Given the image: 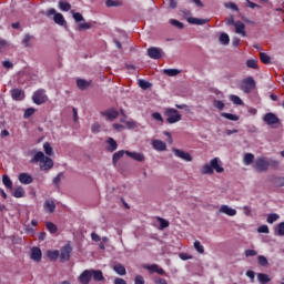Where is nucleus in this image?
<instances>
[{
    "label": "nucleus",
    "instance_id": "nucleus-45",
    "mask_svg": "<svg viewBox=\"0 0 284 284\" xmlns=\"http://www.w3.org/2000/svg\"><path fill=\"white\" fill-rule=\"evenodd\" d=\"M3 185L8 187V190H12V180L8 175H3L2 178Z\"/></svg>",
    "mask_w": 284,
    "mask_h": 284
},
{
    "label": "nucleus",
    "instance_id": "nucleus-62",
    "mask_svg": "<svg viewBox=\"0 0 284 284\" xmlns=\"http://www.w3.org/2000/svg\"><path fill=\"white\" fill-rule=\"evenodd\" d=\"M258 253L255 250H246L245 256H256Z\"/></svg>",
    "mask_w": 284,
    "mask_h": 284
},
{
    "label": "nucleus",
    "instance_id": "nucleus-38",
    "mask_svg": "<svg viewBox=\"0 0 284 284\" xmlns=\"http://www.w3.org/2000/svg\"><path fill=\"white\" fill-rule=\"evenodd\" d=\"M247 68H251L252 70H256L258 68V60L257 59H251L246 61Z\"/></svg>",
    "mask_w": 284,
    "mask_h": 284
},
{
    "label": "nucleus",
    "instance_id": "nucleus-23",
    "mask_svg": "<svg viewBox=\"0 0 284 284\" xmlns=\"http://www.w3.org/2000/svg\"><path fill=\"white\" fill-rule=\"evenodd\" d=\"M207 21H210V20L194 18V17L187 18V23H191V26H205V23H207Z\"/></svg>",
    "mask_w": 284,
    "mask_h": 284
},
{
    "label": "nucleus",
    "instance_id": "nucleus-26",
    "mask_svg": "<svg viewBox=\"0 0 284 284\" xmlns=\"http://www.w3.org/2000/svg\"><path fill=\"white\" fill-rule=\"evenodd\" d=\"M58 8L62 11V12H70V10H72V4H70L69 2H65L63 0H60L58 2Z\"/></svg>",
    "mask_w": 284,
    "mask_h": 284
},
{
    "label": "nucleus",
    "instance_id": "nucleus-53",
    "mask_svg": "<svg viewBox=\"0 0 284 284\" xmlns=\"http://www.w3.org/2000/svg\"><path fill=\"white\" fill-rule=\"evenodd\" d=\"M276 232L277 236H284V222L277 224Z\"/></svg>",
    "mask_w": 284,
    "mask_h": 284
},
{
    "label": "nucleus",
    "instance_id": "nucleus-12",
    "mask_svg": "<svg viewBox=\"0 0 284 284\" xmlns=\"http://www.w3.org/2000/svg\"><path fill=\"white\" fill-rule=\"evenodd\" d=\"M70 254H72V246L65 245L61 248L60 258L63 262L70 261Z\"/></svg>",
    "mask_w": 284,
    "mask_h": 284
},
{
    "label": "nucleus",
    "instance_id": "nucleus-25",
    "mask_svg": "<svg viewBox=\"0 0 284 284\" xmlns=\"http://www.w3.org/2000/svg\"><path fill=\"white\" fill-rule=\"evenodd\" d=\"M91 278H93V281L100 282L104 281L105 277H103V272L99 270H91Z\"/></svg>",
    "mask_w": 284,
    "mask_h": 284
},
{
    "label": "nucleus",
    "instance_id": "nucleus-48",
    "mask_svg": "<svg viewBox=\"0 0 284 284\" xmlns=\"http://www.w3.org/2000/svg\"><path fill=\"white\" fill-rule=\"evenodd\" d=\"M224 7L229 10H234V12H239V7L234 2H225Z\"/></svg>",
    "mask_w": 284,
    "mask_h": 284
},
{
    "label": "nucleus",
    "instance_id": "nucleus-14",
    "mask_svg": "<svg viewBox=\"0 0 284 284\" xmlns=\"http://www.w3.org/2000/svg\"><path fill=\"white\" fill-rule=\"evenodd\" d=\"M152 148L156 150V152H165L168 150V144L161 140H152Z\"/></svg>",
    "mask_w": 284,
    "mask_h": 284
},
{
    "label": "nucleus",
    "instance_id": "nucleus-59",
    "mask_svg": "<svg viewBox=\"0 0 284 284\" xmlns=\"http://www.w3.org/2000/svg\"><path fill=\"white\" fill-rule=\"evenodd\" d=\"M134 284H145V280L142 275H136L134 280Z\"/></svg>",
    "mask_w": 284,
    "mask_h": 284
},
{
    "label": "nucleus",
    "instance_id": "nucleus-49",
    "mask_svg": "<svg viewBox=\"0 0 284 284\" xmlns=\"http://www.w3.org/2000/svg\"><path fill=\"white\" fill-rule=\"evenodd\" d=\"M91 132L93 134H99V132H101V124H99V122L93 123L91 126Z\"/></svg>",
    "mask_w": 284,
    "mask_h": 284
},
{
    "label": "nucleus",
    "instance_id": "nucleus-46",
    "mask_svg": "<svg viewBox=\"0 0 284 284\" xmlns=\"http://www.w3.org/2000/svg\"><path fill=\"white\" fill-rule=\"evenodd\" d=\"M221 116L227 119L229 121H239V116L232 113H221Z\"/></svg>",
    "mask_w": 284,
    "mask_h": 284
},
{
    "label": "nucleus",
    "instance_id": "nucleus-56",
    "mask_svg": "<svg viewBox=\"0 0 284 284\" xmlns=\"http://www.w3.org/2000/svg\"><path fill=\"white\" fill-rule=\"evenodd\" d=\"M260 234H270V227L267 225H262L257 229Z\"/></svg>",
    "mask_w": 284,
    "mask_h": 284
},
{
    "label": "nucleus",
    "instance_id": "nucleus-51",
    "mask_svg": "<svg viewBox=\"0 0 284 284\" xmlns=\"http://www.w3.org/2000/svg\"><path fill=\"white\" fill-rule=\"evenodd\" d=\"M260 59L262 61V63H270V61H272V59L270 58V55H267V53H260Z\"/></svg>",
    "mask_w": 284,
    "mask_h": 284
},
{
    "label": "nucleus",
    "instance_id": "nucleus-44",
    "mask_svg": "<svg viewBox=\"0 0 284 284\" xmlns=\"http://www.w3.org/2000/svg\"><path fill=\"white\" fill-rule=\"evenodd\" d=\"M158 221L160 223V230H165V227H170V222L168 220L158 217Z\"/></svg>",
    "mask_w": 284,
    "mask_h": 284
},
{
    "label": "nucleus",
    "instance_id": "nucleus-29",
    "mask_svg": "<svg viewBox=\"0 0 284 284\" xmlns=\"http://www.w3.org/2000/svg\"><path fill=\"white\" fill-rule=\"evenodd\" d=\"M106 143H108V148L106 150H109V152H114L116 150V148H119V144H116V141H114V139L112 138H109L106 140Z\"/></svg>",
    "mask_w": 284,
    "mask_h": 284
},
{
    "label": "nucleus",
    "instance_id": "nucleus-7",
    "mask_svg": "<svg viewBox=\"0 0 284 284\" xmlns=\"http://www.w3.org/2000/svg\"><path fill=\"white\" fill-rule=\"evenodd\" d=\"M172 152L176 159H181L182 161H185L186 163H192L194 161V158H192V154L190 152L181 150V149H172Z\"/></svg>",
    "mask_w": 284,
    "mask_h": 284
},
{
    "label": "nucleus",
    "instance_id": "nucleus-4",
    "mask_svg": "<svg viewBox=\"0 0 284 284\" xmlns=\"http://www.w3.org/2000/svg\"><path fill=\"white\" fill-rule=\"evenodd\" d=\"M164 116H166V122L171 125L174 123H179V121H181V119L183 118L181 113H179V110L172 108L165 109Z\"/></svg>",
    "mask_w": 284,
    "mask_h": 284
},
{
    "label": "nucleus",
    "instance_id": "nucleus-40",
    "mask_svg": "<svg viewBox=\"0 0 284 284\" xmlns=\"http://www.w3.org/2000/svg\"><path fill=\"white\" fill-rule=\"evenodd\" d=\"M257 262H258L260 265H262V267H267V265H270V262L267 261V257H265L263 255L257 256Z\"/></svg>",
    "mask_w": 284,
    "mask_h": 284
},
{
    "label": "nucleus",
    "instance_id": "nucleus-47",
    "mask_svg": "<svg viewBox=\"0 0 284 284\" xmlns=\"http://www.w3.org/2000/svg\"><path fill=\"white\" fill-rule=\"evenodd\" d=\"M230 101L235 105H243V100L239 95H230Z\"/></svg>",
    "mask_w": 284,
    "mask_h": 284
},
{
    "label": "nucleus",
    "instance_id": "nucleus-55",
    "mask_svg": "<svg viewBox=\"0 0 284 284\" xmlns=\"http://www.w3.org/2000/svg\"><path fill=\"white\" fill-rule=\"evenodd\" d=\"M92 28V24L90 22L80 23L78 26V30H90Z\"/></svg>",
    "mask_w": 284,
    "mask_h": 284
},
{
    "label": "nucleus",
    "instance_id": "nucleus-19",
    "mask_svg": "<svg viewBox=\"0 0 284 284\" xmlns=\"http://www.w3.org/2000/svg\"><path fill=\"white\" fill-rule=\"evenodd\" d=\"M11 97L13 101H23L26 94L20 89H13L11 90Z\"/></svg>",
    "mask_w": 284,
    "mask_h": 284
},
{
    "label": "nucleus",
    "instance_id": "nucleus-9",
    "mask_svg": "<svg viewBox=\"0 0 284 284\" xmlns=\"http://www.w3.org/2000/svg\"><path fill=\"white\" fill-rule=\"evenodd\" d=\"M148 57H150V59L159 60L163 57V49L151 47L148 49Z\"/></svg>",
    "mask_w": 284,
    "mask_h": 284
},
{
    "label": "nucleus",
    "instance_id": "nucleus-31",
    "mask_svg": "<svg viewBox=\"0 0 284 284\" xmlns=\"http://www.w3.org/2000/svg\"><path fill=\"white\" fill-rule=\"evenodd\" d=\"M257 281L261 284H265V283H270V281H272V278L270 277V275H267L265 273H260V274H257Z\"/></svg>",
    "mask_w": 284,
    "mask_h": 284
},
{
    "label": "nucleus",
    "instance_id": "nucleus-41",
    "mask_svg": "<svg viewBox=\"0 0 284 284\" xmlns=\"http://www.w3.org/2000/svg\"><path fill=\"white\" fill-rule=\"evenodd\" d=\"M45 226H47V230L50 232V234H57L58 229L54 223L47 222Z\"/></svg>",
    "mask_w": 284,
    "mask_h": 284
},
{
    "label": "nucleus",
    "instance_id": "nucleus-3",
    "mask_svg": "<svg viewBox=\"0 0 284 284\" xmlns=\"http://www.w3.org/2000/svg\"><path fill=\"white\" fill-rule=\"evenodd\" d=\"M253 169L255 172H267L270 170V160L265 156H260L253 162Z\"/></svg>",
    "mask_w": 284,
    "mask_h": 284
},
{
    "label": "nucleus",
    "instance_id": "nucleus-64",
    "mask_svg": "<svg viewBox=\"0 0 284 284\" xmlns=\"http://www.w3.org/2000/svg\"><path fill=\"white\" fill-rule=\"evenodd\" d=\"M155 284H168V281L165 278L158 277L155 278Z\"/></svg>",
    "mask_w": 284,
    "mask_h": 284
},
{
    "label": "nucleus",
    "instance_id": "nucleus-36",
    "mask_svg": "<svg viewBox=\"0 0 284 284\" xmlns=\"http://www.w3.org/2000/svg\"><path fill=\"white\" fill-rule=\"evenodd\" d=\"M43 150L48 156H52L54 154V150L52 149V145H50L49 142H45L43 144Z\"/></svg>",
    "mask_w": 284,
    "mask_h": 284
},
{
    "label": "nucleus",
    "instance_id": "nucleus-28",
    "mask_svg": "<svg viewBox=\"0 0 284 284\" xmlns=\"http://www.w3.org/2000/svg\"><path fill=\"white\" fill-rule=\"evenodd\" d=\"M12 196H14V199H23V196H26V191L23 190L22 186H18V187L12 192Z\"/></svg>",
    "mask_w": 284,
    "mask_h": 284
},
{
    "label": "nucleus",
    "instance_id": "nucleus-33",
    "mask_svg": "<svg viewBox=\"0 0 284 284\" xmlns=\"http://www.w3.org/2000/svg\"><path fill=\"white\" fill-rule=\"evenodd\" d=\"M114 272L118 273L120 276H125L126 271H125V266H123V264H116L113 267Z\"/></svg>",
    "mask_w": 284,
    "mask_h": 284
},
{
    "label": "nucleus",
    "instance_id": "nucleus-54",
    "mask_svg": "<svg viewBox=\"0 0 284 284\" xmlns=\"http://www.w3.org/2000/svg\"><path fill=\"white\" fill-rule=\"evenodd\" d=\"M213 105L217 110H223V108H225V103H223V101H221V100H214Z\"/></svg>",
    "mask_w": 284,
    "mask_h": 284
},
{
    "label": "nucleus",
    "instance_id": "nucleus-16",
    "mask_svg": "<svg viewBox=\"0 0 284 284\" xmlns=\"http://www.w3.org/2000/svg\"><path fill=\"white\" fill-rule=\"evenodd\" d=\"M125 154L139 163H143V161H145V155H143V153L126 151Z\"/></svg>",
    "mask_w": 284,
    "mask_h": 284
},
{
    "label": "nucleus",
    "instance_id": "nucleus-18",
    "mask_svg": "<svg viewBox=\"0 0 284 284\" xmlns=\"http://www.w3.org/2000/svg\"><path fill=\"white\" fill-rule=\"evenodd\" d=\"M43 210L47 214H52V212L57 210V204H54V201L52 200H47L43 204Z\"/></svg>",
    "mask_w": 284,
    "mask_h": 284
},
{
    "label": "nucleus",
    "instance_id": "nucleus-13",
    "mask_svg": "<svg viewBox=\"0 0 284 284\" xmlns=\"http://www.w3.org/2000/svg\"><path fill=\"white\" fill-rule=\"evenodd\" d=\"M220 214H226V216H236V210L230 207L227 204H223L219 209Z\"/></svg>",
    "mask_w": 284,
    "mask_h": 284
},
{
    "label": "nucleus",
    "instance_id": "nucleus-39",
    "mask_svg": "<svg viewBox=\"0 0 284 284\" xmlns=\"http://www.w3.org/2000/svg\"><path fill=\"white\" fill-rule=\"evenodd\" d=\"M138 85L142 89V90H148L150 88H152V83L145 81V80H139Z\"/></svg>",
    "mask_w": 284,
    "mask_h": 284
},
{
    "label": "nucleus",
    "instance_id": "nucleus-5",
    "mask_svg": "<svg viewBox=\"0 0 284 284\" xmlns=\"http://www.w3.org/2000/svg\"><path fill=\"white\" fill-rule=\"evenodd\" d=\"M43 14H45V17L53 16V21L58 26H67V23H68L65 21V18L61 13H57V9H49V10L44 11Z\"/></svg>",
    "mask_w": 284,
    "mask_h": 284
},
{
    "label": "nucleus",
    "instance_id": "nucleus-15",
    "mask_svg": "<svg viewBox=\"0 0 284 284\" xmlns=\"http://www.w3.org/2000/svg\"><path fill=\"white\" fill-rule=\"evenodd\" d=\"M92 280V273L91 270H85L82 272V274L79 276V281L81 284H90V281Z\"/></svg>",
    "mask_w": 284,
    "mask_h": 284
},
{
    "label": "nucleus",
    "instance_id": "nucleus-34",
    "mask_svg": "<svg viewBox=\"0 0 284 284\" xmlns=\"http://www.w3.org/2000/svg\"><path fill=\"white\" fill-rule=\"evenodd\" d=\"M163 74H166V77H176V74H181V71L179 69H164Z\"/></svg>",
    "mask_w": 284,
    "mask_h": 284
},
{
    "label": "nucleus",
    "instance_id": "nucleus-27",
    "mask_svg": "<svg viewBox=\"0 0 284 284\" xmlns=\"http://www.w3.org/2000/svg\"><path fill=\"white\" fill-rule=\"evenodd\" d=\"M125 152H128V151H125V150H120V151H118V152H115V153L113 154L112 163H113L114 168H116V163H119V160H120V159H123V155L125 154Z\"/></svg>",
    "mask_w": 284,
    "mask_h": 284
},
{
    "label": "nucleus",
    "instance_id": "nucleus-2",
    "mask_svg": "<svg viewBox=\"0 0 284 284\" xmlns=\"http://www.w3.org/2000/svg\"><path fill=\"white\" fill-rule=\"evenodd\" d=\"M31 163H39L40 170L48 171L54 168V162L41 151L37 152L31 159Z\"/></svg>",
    "mask_w": 284,
    "mask_h": 284
},
{
    "label": "nucleus",
    "instance_id": "nucleus-20",
    "mask_svg": "<svg viewBox=\"0 0 284 284\" xmlns=\"http://www.w3.org/2000/svg\"><path fill=\"white\" fill-rule=\"evenodd\" d=\"M144 268L148 270L151 274H165V271H163V268L159 267V265L156 264H152V265H144Z\"/></svg>",
    "mask_w": 284,
    "mask_h": 284
},
{
    "label": "nucleus",
    "instance_id": "nucleus-37",
    "mask_svg": "<svg viewBox=\"0 0 284 284\" xmlns=\"http://www.w3.org/2000/svg\"><path fill=\"white\" fill-rule=\"evenodd\" d=\"M47 256H48V258H50V261H57V258H59V256H60V253L57 250L55 251H48Z\"/></svg>",
    "mask_w": 284,
    "mask_h": 284
},
{
    "label": "nucleus",
    "instance_id": "nucleus-61",
    "mask_svg": "<svg viewBox=\"0 0 284 284\" xmlns=\"http://www.w3.org/2000/svg\"><path fill=\"white\" fill-rule=\"evenodd\" d=\"M106 6L108 8H115L116 6H119V2L114 0H106Z\"/></svg>",
    "mask_w": 284,
    "mask_h": 284
},
{
    "label": "nucleus",
    "instance_id": "nucleus-10",
    "mask_svg": "<svg viewBox=\"0 0 284 284\" xmlns=\"http://www.w3.org/2000/svg\"><path fill=\"white\" fill-rule=\"evenodd\" d=\"M30 256H31V261H34L36 263H41L43 253L41 252V248H39L38 246H34L31 248Z\"/></svg>",
    "mask_w": 284,
    "mask_h": 284
},
{
    "label": "nucleus",
    "instance_id": "nucleus-50",
    "mask_svg": "<svg viewBox=\"0 0 284 284\" xmlns=\"http://www.w3.org/2000/svg\"><path fill=\"white\" fill-rule=\"evenodd\" d=\"M170 23H171V26H174L179 30H183V28H184L183 23L180 22L179 20L171 19Z\"/></svg>",
    "mask_w": 284,
    "mask_h": 284
},
{
    "label": "nucleus",
    "instance_id": "nucleus-6",
    "mask_svg": "<svg viewBox=\"0 0 284 284\" xmlns=\"http://www.w3.org/2000/svg\"><path fill=\"white\" fill-rule=\"evenodd\" d=\"M32 101L36 105H43V103L48 102V95L45 94V90L39 89L32 95Z\"/></svg>",
    "mask_w": 284,
    "mask_h": 284
},
{
    "label": "nucleus",
    "instance_id": "nucleus-22",
    "mask_svg": "<svg viewBox=\"0 0 284 284\" xmlns=\"http://www.w3.org/2000/svg\"><path fill=\"white\" fill-rule=\"evenodd\" d=\"M103 116H105L109 121H114V119L119 118V111L114 109H109L103 112Z\"/></svg>",
    "mask_w": 284,
    "mask_h": 284
},
{
    "label": "nucleus",
    "instance_id": "nucleus-60",
    "mask_svg": "<svg viewBox=\"0 0 284 284\" xmlns=\"http://www.w3.org/2000/svg\"><path fill=\"white\" fill-rule=\"evenodd\" d=\"M34 114V109L30 108L24 111V119H29V116H32Z\"/></svg>",
    "mask_w": 284,
    "mask_h": 284
},
{
    "label": "nucleus",
    "instance_id": "nucleus-63",
    "mask_svg": "<svg viewBox=\"0 0 284 284\" xmlns=\"http://www.w3.org/2000/svg\"><path fill=\"white\" fill-rule=\"evenodd\" d=\"M113 283L114 284H128V282H125V280H123L121 277H116Z\"/></svg>",
    "mask_w": 284,
    "mask_h": 284
},
{
    "label": "nucleus",
    "instance_id": "nucleus-57",
    "mask_svg": "<svg viewBox=\"0 0 284 284\" xmlns=\"http://www.w3.org/2000/svg\"><path fill=\"white\" fill-rule=\"evenodd\" d=\"M152 119H154L155 121H160V123H163V115H161V113L159 112L152 113Z\"/></svg>",
    "mask_w": 284,
    "mask_h": 284
},
{
    "label": "nucleus",
    "instance_id": "nucleus-17",
    "mask_svg": "<svg viewBox=\"0 0 284 284\" xmlns=\"http://www.w3.org/2000/svg\"><path fill=\"white\" fill-rule=\"evenodd\" d=\"M234 28L236 34H240L241 37H247V33L245 32V23L236 21L234 23Z\"/></svg>",
    "mask_w": 284,
    "mask_h": 284
},
{
    "label": "nucleus",
    "instance_id": "nucleus-35",
    "mask_svg": "<svg viewBox=\"0 0 284 284\" xmlns=\"http://www.w3.org/2000/svg\"><path fill=\"white\" fill-rule=\"evenodd\" d=\"M278 219H281V215H278L277 213L268 214L266 219V223H270L272 225V223H276Z\"/></svg>",
    "mask_w": 284,
    "mask_h": 284
},
{
    "label": "nucleus",
    "instance_id": "nucleus-11",
    "mask_svg": "<svg viewBox=\"0 0 284 284\" xmlns=\"http://www.w3.org/2000/svg\"><path fill=\"white\" fill-rule=\"evenodd\" d=\"M263 121L265 122L266 125H276L278 123V116L274 113H266L263 118Z\"/></svg>",
    "mask_w": 284,
    "mask_h": 284
},
{
    "label": "nucleus",
    "instance_id": "nucleus-42",
    "mask_svg": "<svg viewBox=\"0 0 284 284\" xmlns=\"http://www.w3.org/2000/svg\"><path fill=\"white\" fill-rule=\"evenodd\" d=\"M194 248L196 250V252H199V254H205V247L201 245V242L199 240L194 242Z\"/></svg>",
    "mask_w": 284,
    "mask_h": 284
},
{
    "label": "nucleus",
    "instance_id": "nucleus-30",
    "mask_svg": "<svg viewBox=\"0 0 284 284\" xmlns=\"http://www.w3.org/2000/svg\"><path fill=\"white\" fill-rule=\"evenodd\" d=\"M243 163L244 165H252L254 163V154L252 153L244 154Z\"/></svg>",
    "mask_w": 284,
    "mask_h": 284
},
{
    "label": "nucleus",
    "instance_id": "nucleus-43",
    "mask_svg": "<svg viewBox=\"0 0 284 284\" xmlns=\"http://www.w3.org/2000/svg\"><path fill=\"white\" fill-rule=\"evenodd\" d=\"M34 39L33 36H30L29 33H27L22 40V43L24 45V48H30V41Z\"/></svg>",
    "mask_w": 284,
    "mask_h": 284
},
{
    "label": "nucleus",
    "instance_id": "nucleus-52",
    "mask_svg": "<svg viewBox=\"0 0 284 284\" xmlns=\"http://www.w3.org/2000/svg\"><path fill=\"white\" fill-rule=\"evenodd\" d=\"M71 12H72L73 19H74V21H77V23L84 21V18L80 12H74V11H71Z\"/></svg>",
    "mask_w": 284,
    "mask_h": 284
},
{
    "label": "nucleus",
    "instance_id": "nucleus-24",
    "mask_svg": "<svg viewBox=\"0 0 284 284\" xmlns=\"http://www.w3.org/2000/svg\"><path fill=\"white\" fill-rule=\"evenodd\" d=\"M77 85L79 88V90H88V88H90V85H92L91 80H85V79H78L77 80Z\"/></svg>",
    "mask_w": 284,
    "mask_h": 284
},
{
    "label": "nucleus",
    "instance_id": "nucleus-21",
    "mask_svg": "<svg viewBox=\"0 0 284 284\" xmlns=\"http://www.w3.org/2000/svg\"><path fill=\"white\" fill-rule=\"evenodd\" d=\"M18 179L22 185H30L33 181L32 175L28 173H20Z\"/></svg>",
    "mask_w": 284,
    "mask_h": 284
},
{
    "label": "nucleus",
    "instance_id": "nucleus-8",
    "mask_svg": "<svg viewBox=\"0 0 284 284\" xmlns=\"http://www.w3.org/2000/svg\"><path fill=\"white\" fill-rule=\"evenodd\" d=\"M254 88H256V81H254V78L248 77L242 81L241 90L246 94H250Z\"/></svg>",
    "mask_w": 284,
    "mask_h": 284
},
{
    "label": "nucleus",
    "instance_id": "nucleus-58",
    "mask_svg": "<svg viewBox=\"0 0 284 284\" xmlns=\"http://www.w3.org/2000/svg\"><path fill=\"white\" fill-rule=\"evenodd\" d=\"M61 179H63V173H59V174L53 179V185L59 186V183H61Z\"/></svg>",
    "mask_w": 284,
    "mask_h": 284
},
{
    "label": "nucleus",
    "instance_id": "nucleus-1",
    "mask_svg": "<svg viewBox=\"0 0 284 284\" xmlns=\"http://www.w3.org/2000/svg\"><path fill=\"white\" fill-rule=\"evenodd\" d=\"M200 172L201 174H214V172L222 174V172H225V169L223 168L221 159L214 158L209 163L203 164Z\"/></svg>",
    "mask_w": 284,
    "mask_h": 284
},
{
    "label": "nucleus",
    "instance_id": "nucleus-32",
    "mask_svg": "<svg viewBox=\"0 0 284 284\" xmlns=\"http://www.w3.org/2000/svg\"><path fill=\"white\" fill-rule=\"evenodd\" d=\"M219 41L222 45H230V36L227 33H221Z\"/></svg>",
    "mask_w": 284,
    "mask_h": 284
}]
</instances>
